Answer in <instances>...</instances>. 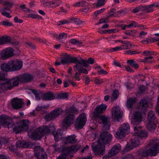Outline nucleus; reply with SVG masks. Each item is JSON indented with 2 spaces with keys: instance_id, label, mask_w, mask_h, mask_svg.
Returning a JSON list of instances; mask_svg holds the SVG:
<instances>
[{
  "instance_id": "1",
  "label": "nucleus",
  "mask_w": 159,
  "mask_h": 159,
  "mask_svg": "<svg viewBox=\"0 0 159 159\" xmlns=\"http://www.w3.org/2000/svg\"><path fill=\"white\" fill-rule=\"evenodd\" d=\"M0 122H1L2 125L4 127H7L8 128L12 127L13 131L16 134L23 131L22 127L19 121L17 123L14 124L11 118L7 116L2 115L0 116Z\"/></svg>"
},
{
  "instance_id": "2",
  "label": "nucleus",
  "mask_w": 159,
  "mask_h": 159,
  "mask_svg": "<svg viewBox=\"0 0 159 159\" xmlns=\"http://www.w3.org/2000/svg\"><path fill=\"white\" fill-rule=\"evenodd\" d=\"M148 147L150 148L149 149H146L142 151V156L143 157L149 155L155 156L159 152V139L151 140L148 144Z\"/></svg>"
},
{
  "instance_id": "3",
  "label": "nucleus",
  "mask_w": 159,
  "mask_h": 159,
  "mask_svg": "<svg viewBox=\"0 0 159 159\" xmlns=\"http://www.w3.org/2000/svg\"><path fill=\"white\" fill-rule=\"evenodd\" d=\"M51 124L49 126H45L43 128L39 127L34 130L32 134L31 137L34 140L40 139L46 134L49 133L51 131H53L55 128L51 126Z\"/></svg>"
},
{
  "instance_id": "4",
  "label": "nucleus",
  "mask_w": 159,
  "mask_h": 159,
  "mask_svg": "<svg viewBox=\"0 0 159 159\" xmlns=\"http://www.w3.org/2000/svg\"><path fill=\"white\" fill-rule=\"evenodd\" d=\"M148 102L146 99H141L138 105L139 108L141 109V112L136 111L134 114V119L132 121L133 122L135 123L137 121L139 123L141 121L142 118V113L144 112L148 107Z\"/></svg>"
},
{
  "instance_id": "5",
  "label": "nucleus",
  "mask_w": 159,
  "mask_h": 159,
  "mask_svg": "<svg viewBox=\"0 0 159 159\" xmlns=\"http://www.w3.org/2000/svg\"><path fill=\"white\" fill-rule=\"evenodd\" d=\"M92 148V150L95 155L101 156L105 153V144L99 140L93 143Z\"/></svg>"
},
{
  "instance_id": "6",
  "label": "nucleus",
  "mask_w": 159,
  "mask_h": 159,
  "mask_svg": "<svg viewBox=\"0 0 159 159\" xmlns=\"http://www.w3.org/2000/svg\"><path fill=\"white\" fill-rule=\"evenodd\" d=\"M92 148V150L95 155L101 156L105 153V144L99 140L93 143Z\"/></svg>"
},
{
  "instance_id": "7",
  "label": "nucleus",
  "mask_w": 159,
  "mask_h": 159,
  "mask_svg": "<svg viewBox=\"0 0 159 159\" xmlns=\"http://www.w3.org/2000/svg\"><path fill=\"white\" fill-rule=\"evenodd\" d=\"M148 124L147 128L150 130L155 129L156 128L157 120L155 113L152 111H150L148 115Z\"/></svg>"
},
{
  "instance_id": "8",
  "label": "nucleus",
  "mask_w": 159,
  "mask_h": 159,
  "mask_svg": "<svg viewBox=\"0 0 159 159\" xmlns=\"http://www.w3.org/2000/svg\"><path fill=\"white\" fill-rule=\"evenodd\" d=\"M34 155L37 159H47V155L43 148L39 146H34Z\"/></svg>"
},
{
  "instance_id": "9",
  "label": "nucleus",
  "mask_w": 159,
  "mask_h": 159,
  "mask_svg": "<svg viewBox=\"0 0 159 159\" xmlns=\"http://www.w3.org/2000/svg\"><path fill=\"white\" fill-rule=\"evenodd\" d=\"M87 120L86 115L84 113L80 114L76 119L75 127L77 129H81L85 125Z\"/></svg>"
},
{
  "instance_id": "10",
  "label": "nucleus",
  "mask_w": 159,
  "mask_h": 159,
  "mask_svg": "<svg viewBox=\"0 0 159 159\" xmlns=\"http://www.w3.org/2000/svg\"><path fill=\"white\" fill-rule=\"evenodd\" d=\"M14 50L11 48H6L2 50L0 53L1 58L4 60H6L13 56Z\"/></svg>"
},
{
  "instance_id": "11",
  "label": "nucleus",
  "mask_w": 159,
  "mask_h": 159,
  "mask_svg": "<svg viewBox=\"0 0 159 159\" xmlns=\"http://www.w3.org/2000/svg\"><path fill=\"white\" fill-rule=\"evenodd\" d=\"M112 117L115 120L119 121V119L122 118L123 112L120 110L119 106H115L112 108L111 111Z\"/></svg>"
},
{
  "instance_id": "12",
  "label": "nucleus",
  "mask_w": 159,
  "mask_h": 159,
  "mask_svg": "<svg viewBox=\"0 0 159 159\" xmlns=\"http://www.w3.org/2000/svg\"><path fill=\"white\" fill-rule=\"evenodd\" d=\"M73 68L74 71L76 72L73 77L75 80L78 81L80 80V77L81 73L87 74L88 73V71L83 67H80L77 66H73Z\"/></svg>"
},
{
  "instance_id": "13",
  "label": "nucleus",
  "mask_w": 159,
  "mask_h": 159,
  "mask_svg": "<svg viewBox=\"0 0 159 159\" xmlns=\"http://www.w3.org/2000/svg\"><path fill=\"white\" fill-rule=\"evenodd\" d=\"M112 137L110 133L107 132H103L101 133L98 140L105 144L111 141Z\"/></svg>"
},
{
  "instance_id": "14",
  "label": "nucleus",
  "mask_w": 159,
  "mask_h": 159,
  "mask_svg": "<svg viewBox=\"0 0 159 159\" xmlns=\"http://www.w3.org/2000/svg\"><path fill=\"white\" fill-rule=\"evenodd\" d=\"M75 118V116L73 114L67 115L63 120L62 122L63 126L66 127H69L74 123Z\"/></svg>"
},
{
  "instance_id": "15",
  "label": "nucleus",
  "mask_w": 159,
  "mask_h": 159,
  "mask_svg": "<svg viewBox=\"0 0 159 159\" xmlns=\"http://www.w3.org/2000/svg\"><path fill=\"white\" fill-rule=\"evenodd\" d=\"M81 148L80 145L77 144L73 145L70 147H64L62 148L65 152L70 154L79 150Z\"/></svg>"
},
{
  "instance_id": "16",
  "label": "nucleus",
  "mask_w": 159,
  "mask_h": 159,
  "mask_svg": "<svg viewBox=\"0 0 159 159\" xmlns=\"http://www.w3.org/2000/svg\"><path fill=\"white\" fill-rule=\"evenodd\" d=\"M12 71H15L20 69L22 66V62L17 60L10 61Z\"/></svg>"
},
{
  "instance_id": "17",
  "label": "nucleus",
  "mask_w": 159,
  "mask_h": 159,
  "mask_svg": "<svg viewBox=\"0 0 159 159\" xmlns=\"http://www.w3.org/2000/svg\"><path fill=\"white\" fill-rule=\"evenodd\" d=\"M34 145L35 144L33 143L21 140L18 141L16 143V147L20 148H32Z\"/></svg>"
},
{
  "instance_id": "18",
  "label": "nucleus",
  "mask_w": 159,
  "mask_h": 159,
  "mask_svg": "<svg viewBox=\"0 0 159 159\" xmlns=\"http://www.w3.org/2000/svg\"><path fill=\"white\" fill-rule=\"evenodd\" d=\"M70 63H75V65L74 66H78L80 67H83L82 66H86V61L84 60H78L76 57H71L70 56Z\"/></svg>"
},
{
  "instance_id": "19",
  "label": "nucleus",
  "mask_w": 159,
  "mask_h": 159,
  "mask_svg": "<svg viewBox=\"0 0 159 159\" xmlns=\"http://www.w3.org/2000/svg\"><path fill=\"white\" fill-rule=\"evenodd\" d=\"M141 126H135L134 127V134L135 136L140 138H146L148 136V133L146 131L143 130H140L138 129V128L141 129Z\"/></svg>"
},
{
  "instance_id": "20",
  "label": "nucleus",
  "mask_w": 159,
  "mask_h": 159,
  "mask_svg": "<svg viewBox=\"0 0 159 159\" xmlns=\"http://www.w3.org/2000/svg\"><path fill=\"white\" fill-rule=\"evenodd\" d=\"M23 103L22 99L17 98H13L11 102L12 106L16 109H20Z\"/></svg>"
},
{
  "instance_id": "21",
  "label": "nucleus",
  "mask_w": 159,
  "mask_h": 159,
  "mask_svg": "<svg viewBox=\"0 0 159 159\" xmlns=\"http://www.w3.org/2000/svg\"><path fill=\"white\" fill-rule=\"evenodd\" d=\"M20 82L28 83L31 81L34 78L33 76L29 74L25 73L19 76Z\"/></svg>"
},
{
  "instance_id": "22",
  "label": "nucleus",
  "mask_w": 159,
  "mask_h": 159,
  "mask_svg": "<svg viewBox=\"0 0 159 159\" xmlns=\"http://www.w3.org/2000/svg\"><path fill=\"white\" fill-rule=\"evenodd\" d=\"M107 106L104 104H102L97 106L95 109L94 115L96 116H98L99 114L104 111L107 108Z\"/></svg>"
},
{
  "instance_id": "23",
  "label": "nucleus",
  "mask_w": 159,
  "mask_h": 159,
  "mask_svg": "<svg viewBox=\"0 0 159 159\" xmlns=\"http://www.w3.org/2000/svg\"><path fill=\"white\" fill-rule=\"evenodd\" d=\"M77 141L76 136L75 134L68 136L64 138L63 139V142L65 144L68 143H74Z\"/></svg>"
},
{
  "instance_id": "24",
  "label": "nucleus",
  "mask_w": 159,
  "mask_h": 159,
  "mask_svg": "<svg viewBox=\"0 0 159 159\" xmlns=\"http://www.w3.org/2000/svg\"><path fill=\"white\" fill-rule=\"evenodd\" d=\"M100 119L101 121V123H102L105 129H108L110 125L109 118L105 116H100Z\"/></svg>"
},
{
  "instance_id": "25",
  "label": "nucleus",
  "mask_w": 159,
  "mask_h": 159,
  "mask_svg": "<svg viewBox=\"0 0 159 159\" xmlns=\"http://www.w3.org/2000/svg\"><path fill=\"white\" fill-rule=\"evenodd\" d=\"M118 41L120 43H122L121 46L122 50L131 49L132 48V47L134 46V44L130 43L127 40H118Z\"/></svg>"
},
{
  "instance_id": "26",
  "label": "nucleus",
  "mask_w": 159,
  "mask_h": 159,
  "mask_svg": "<svg viewBox=\"0 0 159 159\" xmlns=\"http://www.w3.org/2000/svg\"><path fill=\"white\" fill-rule=\"evenodd\" d=\"M61 63L64 65L70 63V56L66 53H62L61 55Z\"/></svg>"
},
{
  "instance_id": "27",
  "label": "nucleus",
  "mask_w": 159,
  "mask_h": 159,
  "mask_svg": "<svg viewBox=\"0 0 159 159\" xmlns=\"http://www.w3.org/2000/svg\"><path fill=\"white\" fill-rule=\"evenodd\" d=\"M120 150V145L119 144L114 145L109 152L112 157L119 152Z\"/></svg>"
},
{
  "instance_id": "28",
  "label": "nucleus",
  "mask_w": 159,
  "mask_h": 159,
  "mask_svg": "<svg viewBox=\"0 0 159 159\" xmlns=\"http://www.w3.org/2000/svg\"><path fill=\"white\" fill-rule=\"evenodd\" d=\"M64 112L63 110L61 108H56L52 111L51 112L54 119L57 118L62 114Z\"/></svg>"
},
{
  "instance_id": "29",
  "label": "nucleus",
  "mask_w": 159,
  "mask_h": 159,
  "mask_svg": "<svg viewBox=\"0 0 159 159\" xmlns=\"http://www.w3.org/2000/svg\"><path fill=\"white\" fill-rule=\"evenodd\" d=\"M11 64L10 61L7 64H2L0 66L1 70L5 72L12 71Z\"/></svg>"
},
{
  "instance_id": "30",
  "label": "nucleus",
  "mask_w": 159,
  "mask_h": 159,
  "mask_svg": "<svg viewBox=\"0 0 159 159\" xmlns=\"http://www.w3.org/2000/svg\"><path fill=\"white\" fill-rule=\"evenodd\" d=\"M55 140L56 141H58L62 137V131L61 130H58L57 131L53 132Z\"/></svg>"
},
{
  "instance_id": "31",
  "label": "nucleus",
  "mask_w": 159,
  "mask_h": 159,
  "mask_svg": "<svg viewBox=\"0 0 159 159\" xmlns=\"http://www.w3.org/2000/svg\"><path fill=\"white\" fill-rule=\"evenodd\" d=\"M1 88L3 90H10L12 88V86L9 80L2 83L1 85Z\"/></svg>"
},
{
  "instance_id": "32",
  "label": "nucleus",
  "mask_w": 159,
  "mask_h": 159,
  "mask_svg": "<svg viewBox=\"0 0 159 159\" xmlns=\"http://www.w3.org/2000/svg\"><path fill=\"white\" fill-rule=\"evenodd\" d=\"M9 80L11 85L13 88V87L18 85L19 82H20V78L19 76H17L11 79H9Z\"/></svg>"
},
{
  "instance_id": "33",
  "label": "nucleus",
  "mask_w": 159,
  "mask_h": 159,
  "mask_svg": "<svg viewBox=\"0 0 159 159\" xmlns=\"http://www.w3.org/2000/svg\"><path fill=\"white\" fill-rule=\"evenodd\" d=\"M43 98L45 100H52L55 98V96L53 93L48 92L43 94Z\"/></svg>"
},
{
  "instance_id": "34",
  "label": "nucleus",
  "mask_w": 159,
  "mask_h": 159,
  "mask_svg": "<svg viewBox=\"0 0 159 159\" xmlns=\"http://www.w3.org/2000/svg\"><path fill=\"white\" fill-rule=\"evenodd\" d=\"M19 43V41H15V40H0V45L9 43L13 46H16L18 45Z\"/></svg>"
},
{
  "instance_id": "35",
  "label": "nucleus",
  "mask_w": 159,
  "mask_h": 159,
  "mask_svg": "<svg viewBox=\"0 0 159 159\" xmlns=\"http://www.w3.org/2000/svg\"><path fill=\"white\" fill-rule=\"evenodd\" d=\"M140 143L139 138L136 136L135 137L131 139L130 145L133 147H135L138 146Z\"/></svg>"
},
{
  "instance_id": "36",
  "label": "nucleus",
  "mask_w": 159,
  "mask_h": 159,
  "mask_svg": "<svg viewBox=\"0 0 159 159\" xmlns=\"http://www.w3.org/2000/svg\"><path fill=\"white\" fill-rule=\"evenodd\" d=\"M22 127L23 131H25L28 129L29 122L26 120H23L22 121H19Z\"/></svg>"
},
{
  "instance_id": "37",
  "label": "nucleus",
  "mask_w": 159,
  "mask_h": 159,
  "mask_svg": "<svg viewBox=\"0 0 159 159\" xmlns=\"http://www.w3.org/2000/svg\"><path fill=\"white\" fill-rule=\"evenodd\" d=\"M120 129L127 134H128L129 132L130 127L128 123L123 124Z\"/></svg>"
},
{
  "instance_id": "38",
  "label": "nucleus",
  "mask_w": 159,
  "mask_h": 159,
  "mask_svg": "<svg viewBox=\"0 0 159 159\" xmlns=\"http://www.w3.org/2000/svg\"><path fill=\"white\" fill-rule=\"evenodd\" d=\"M127 62L131 67H134L135 69H137L139 68L138 64L133 59H130L127 61Z\"/></svg>"
},
{
  "instance_id": "39",
  "label": "nucleus",
  "mask_w": 159,
  "mask_h": 159,
  "mask_svg": "<svg viewBox=\"0 0 159 159\" xmlns=\"http://www.w3.org/2000/svg\"><path fill=\"white\" fill-rule=\"evenodd\" d=\"M70 23L71 22H74L77 25H80L85 23L84 21H81L80 19L77 18L72 17L70 19Z\"/></svg>"
},
{
  "instance_id": "40",
  "label": "nucleus",
  "mask_w": 159,
  "mask_h": 159,
  "mask_svg": "<svg viewBox=\"0 0 159 159\" xmlns=\"http://www.w3.org/2000/svg\"><path fill=\"white\" fill-rule=\"evenodd\" d=\"M126 134H127L126 133L122 131L120 128L118 130L116 133V137L119 139H122L124 137Z\"/></svg>"
},
{
  "instance_id": "41",
  "label": "nucleus",
  "mask_w": 159,
  "mask_h": 159,
  "mask_svg": "<svg viewBox=\"0 0 159 159\" xmlns=\"http://www.w3.org/2000/svg\"><path fill=\"white\" fill-rule=\"evenodd\" d=\"M136 101L135 98H129L127 102V106L128 107L131 108Z\"/></svg>"
},
{
  "instance_id": "42",
  "label": "nucleus",
  "mask_w": 159,
  "mask_h": 159,
  "mask_svg": "<svg viewBox=\"0 0 159 159\" xmlns=\"http://www.w3.org/2000/svg\"><path fill=\"white\" fill-rule=\"evenodd\" d=\"M68 97V95L66 93H59L57 94L56 98L57 99H64L67 98Z\"/></svg>"
},
{
  "instance_id": "43",
  "label": "nucleus",
  "mask_w": 159,
  "mask_h": 159,
  "mask_svg": "<svg viewBox=\"0 0 159 159\" xmlns=\"http://www.w3.org/2000/svg\"><path fill=\"white\" fill-rule=\"evenodd\" d=\"M3 5L6 7V8H8L9 10L14 5V3L13 2L7 1L3 2Z\"/></svg>"
},
{
  "instance_id": "44",
  "label": "nucleus",
  "mask_w": 159,
  "mask_h": 159,
  "mask_svg": "<svg viewBox=\"0 0 159 159\" xmlns=\"http://www.w3.org/2000/svg\"><path fill=\"white\" fill-rule=\"evenodd\" d=\"M89 5V3L85 1H82L81 2H77L74 5V6L75 7H84L87 6Z\"/></svg>"
},
{
  "instance_id": "45",
  "label": "nucleus",
  "mask_w": 159,
  "mask_h": 159,
  "mask_svg": "<svg viewBox=\"0 0 159 159\" xmlns=\"http://www.w3.org/2000/svg\"><path fill=\"white\" fill-rule=\"evenodd\" d=\"M51 2L52 5V8H53L59 6L61 3V2L59 0H53Z\"/></svg>"
},
{
  "instance_id": "46",
  "label": "nucleus",
  "mask_w": 159,
  "mask_h": 159,
  "mask_svg": "<svg viewBox=\"0 0 159 159\" xmlns=\"http://www.w3.org/2000/svg\"><path fill=\"white\" fill-rule=\"evenodd\" d=\"M153 58V57L152 56L146 57L142 61L146 63H151L153 61V60L152 59Z\"/></svg>"
},
{
  "instance_id": "47",
  "label": "nucleus",
  "mask_w": 159,
  "mask_h": 159,
  "mask_svg": "<svg viewBox=\"0 0 159 159\" xmlns=\"http://www.w3.org/2000/svg\"><path fill=\"white\" fill-rule=\"evenodd\" d=\"M118 30L117 29H114L108 30H103L102 32H99L101 34L112 33H115L116 32H118Z\"/></svg>"
},
{
  "instance_id": "48",
  "label": "nucleus",
  "mask_w": 159,
  "mask_h": 159,
  "mask_svg": "<svg viewBox=\"0 0 159 159\" xmlns=\"http://www.w3.org/2000/svg\"><path fill=\"white\" fill-rule=\"evenodd\" d=\"M68 111L69 112L75 114H77L78 113V109H77L74 105L69 107Z\"/></svg>"
},
{
  "instance_id": "49",
  "label": "nucleus",
  "mask_w": 159,
  "mask_h": 159,
  "mask_svg": "<svg viewBox=\"0 0 159 159\" xmlns=\"http://www.w3.org/2000/svg\"><path fill=\"white\" fill-rule=\"evenodd\" d=\"M44 118L46 121H50L54 119L51 112L47 114L45 116Z\"/></svg>"
},
{
  "instance_id": "50",
  "label": "nucleus",
  "mask_w": 159,
  "mask_h": 159,
  "mask_svg": "<svg viewBox=\"0 0 159 159\" xmlns=\"http://www.w3.org/2000/svg\"><path fill=\"white\" fill-rule=\"evenodd\" d=\"M64 152V153L60 155L56 159H68L69 156L71 157L69 154Z\"/></svg>"
},
{
  "instance_id": "51",
  "label": "nucleus",
  "mask_w": 159,
  "mask_h": 159,
  "mask_svg": "<svg viewBox=\"0 0 159 159\" xmlns=\"http://www.w3.org/2000/svg\"><path fill=\"white\" fill-rule=\"evenodd\" d=\"M126 13V12L125 10H120L116 12L115 13V17H119L121 16V14H123L124 15Z\"/></svg>"
},
{
  "instance_id": "52",
  "label": "nucleus",
  "mask_w": 159,
  "mask_h": 159,
  "mask_svg": "<svg viewBox=\"0 0 159 159\" xmlns=\"http://www.w3.org/2000/svg\"><path fill=\"white\" fill-rule=\"evenodd\" d=\"M119 95L118 91L116 90H115L113 91L111 98L113 100H115L118 97Z\"/></svg>"
},
{
  "instance_id": "53",
  "label": "nucleus",
  "mask_w": 159,
  "mask_h": 159,
  "mask_svg": "<svg viewBox=\"0 0 159 159\" xmlns=\"http://www.w3.org/2000/svg\"><path fill=\"white\" fill-rule=\"evenodd\" d=\"M70 42L73 44L78 46H83L84 45L83 43L79 40H71Z\"/></svg>"
},
{
  "instance_id": "54",
  "label": "nucleus",
  "mask_w": 159,
  "mask_h": 159,
  "mask_svg": "<svg viewBox=\"0 0 159 159\" xmlns=\"http://www.w3.org/2000/svg\"><path fill=\"white\" fill-rule=\"evenodd\" d=\"M146 89L147 88L146 86H142L139 87L138 92L139 94H142L144 93Z\"/></svg>"
},
{
  "instance_id": "55",
  "label": "nucleus",
  "mask_w": 159,
  "mask_h": 159,
  "mask_svg": "<svg viewBox=\"0 0 159 159\" xmlns=\"http://www.w3.org/2000/svg\"><path fill=\"white\" fill-rule=\"evenodd\" d=\"M33 93L35 95V98L37 100L40 99V95L39 92L36 90H33L32 91Z\"/></svg>"
},
{
  "instance_id": "56",
  "label": "nucleus",
  "mask_w": 159,
  "mask_h": 159,
  "mask_svg": "<svg viewBox=\"0 0 159 159\" xmlns=\"http://www.w3.org/2000/svg\"><path fill=\"white\" fill-rule=\"evenodd\" d=\"M94 58H92L91 57L89 58L88 61L85 60V61H86V66H82L87 67L88 66V63H89L91 64H93L94 63Z\"/></svg>"
},
{
  "instance_id": "57",
  "label": "nucleus",
  "mask_w": 159,
  "mask_h": 159,
  "mask_svg": "<svg viewBox=\"0 0 159 159\" xmlns=\"http://www.w3.org/2000/svg\"><path fill=\"white\" fill-rule=\"evenodd\" d=\"M67 34L64 33H62L59 34L58 38V39H66L67 38Z\"/></svg>"
},
{
  "instance_id": "58",
  "label": "nucleus",
  "mask_w": 159,
  "mask_h": 159,
  "mask_svg": "<svg viewBox=\"0 0 159 159\" xmlns=\"http://www.w3.org/2000/svg\"><path fill=\"white\" fill-rule=\"evenodd\" d=\"M0 25H2L5 26H11L13 25L12 23L8 21H3L0 22Z\"/></svg>"
},
{
  "instance_id": "59",
  "label": "nucleus",
  "mask_w": 159,
  "mask_h": 159,
  "mask_svg": "<svg viewBox=\"0 0 159 159\" xmlns=\"http://www.w3.org/2000/svg\"><path fill=\"white\" fill-rule=\"evenodd\" d=\"M154 52H153L150 51L146 50L143 52V55L144 56L155 55L156 54H154Z\"/></svg>"
},
{
  "instance_id": "60",
  "label": "nucleus",
  "mask_w": 159,
  "mask_h": 159,
  "mask_svg": "<svg viewBox=\"0 0 159 159\" xmlns=\"http://www.w3.org/2000/svg\"><path fill=\"white\" fill-rule=\"evenodd\" d=\"M70 23V21L64 20L58 21L57 23V25H63L66 24H69Z\"/></svg>"
},
{
  "instance_id": "61",
  "label": "nucleus",
  "mask_w": 159,
  "mask_h": 159,
  "mask_svg": "<svg viewBox=\"0 0 159 159\" xmlns=\"http://www.w3.org/2000/svg\"><path fill=\"white\" fill-rule=\"evenodd\" d=\"M153 6L152 4H151L150 5H147V12L149 13L150 12H152L154 11L153 9Z\"/></svg>"
},
{
  "instance_id": "62",
  "label": "nucleus",
  "mask_w": 159,
  "mask_h": 159,
  "mask_svg": "<svg viewBox=\"0 0 159 159\" xmlns=\"http://www.w3.org/2000/svg\"><path fill=\"white\" fill-rule=\"evenodd\" d=\"M98 74L100 75H107L108 74L107 72L104 70L103 69H101L100 70H98L97 71Z\"/></svg>"
},
{
  "instance_id": "63",
  "label": "nucleus",
  "mask_w": 159,
  "mask_h": 159,
  "mask_svg": "<svg viewBox=\"0 0 159 159\" xmlns=\"http://www.w3.org/2000/svg\"><path fill=\"white\" fill-rule=\"evenodd\" d=\"M122 50V48H121V46H120V47L118 46L113 48H111L109 50L111 52H113L114 51H116Z\"/></svg>"
},
{
  "instance_id": "64",
  "label": "nucleus",
  "mask_w": 159,
  "mask_h": 159,
  "mask_svg": "<svg viewBox=\"0 0 159 159\" xmlns=\"http://www.w3.org/2000/svg\"><path fill=\"white\" fill-rule=\"evenodd\" d=\"M95 83L97 84H100L103 83L102 79L96 78L94 80Z\"/></svg>"
}]
</instances>
